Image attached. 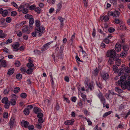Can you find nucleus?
<instances>
[{"instance_id": "obj_1", "label": "nucleus", "mask_w": 130, "mask_h": 130, "mask_svg": "<svg viewBox=\"0 0 130 130\" xmlns=\"http://www.w3.org/2000/svg\"><path fill=\"white\" fill-rule=\"evenodd\" d=\"M35 31L37 32L38 33V36L39 37H41L43 34L45 32V28L43 26L38 27L34 28Z\"/></svg>"}, {"instance_id": "obj_2", "label": "nucleus", "mask_w": 130, "mask_h": 130, "mask_svg": "<svg viewBox=\"0 0 130 130\" xmlns=\"http://www.w3.org/2000/svg\"><path fill=\"white\" fill-rule=\"evenodd\" d=\"M116 53L115 51L113 49L110 50H108L107 52L106 56L107 57L113 58L116 55Z\"/></svg>"}, {"instance_id": "obj_3", "label": "nucleus", "mask_w": 130, "mask_h": 130, "mask_svg": "<svg viewBox=\"0 0 130 130\" xmlns=\"http://www.w3.org/2000/svg\"><path fill=\"white\" fill-rule=\"evenodd\" d=\"M120 13L118 11L115 10L113 12L109 11L108 13V15L109 16H113V17L117 18L119 16Z\"/></svg>"}, {"instance_id": "obj_4", "label": "nucleus", "mask_w": 130, "mask_h": 130, "mask_svg": "<svg viewBox=\"0 0 130 130\" xmlns=\"http://www.w3.org/2000/svg\"><path fill=\"white\" fill-rule=\"evenodd\" d=\"M22 31L23 33L28 34H29L30 32V31L28 29V26L26 25L23 26V28L22 29Z\"/></svg>"}, {"instance_id": "obj_5", "label": "nucleus", "mask_w": 130, "mask_h": 130, "mask_svg": "<svg viewBox=\"0 0 130 130\" xmlns=\"http://www.w3.org/2000/svg\"><path fill=\"white\" fill-rule=\"evenodd\" d=\"M58 19L59 20L60 22V27L61 29H62L64 25L63 21L65 20V18H62L61 17H59Z\"/></svg>"}, {"instance_id": "obj_6", "label": "nucleus", "mask_w": 130, "mask_h": 130, "mask_svg": "<svg viewBox=\"0 0 130 130\" xmlns=\"http://www.w3.org/2000/svg\"><path fill=\"white\" fill-rule=\"evenodd\" d=\"M122 45L119 43H117L115 46V50L117 52H119L121 51Z\"/></svg>"}, {"instance_id": "obj_7", "label": "nucleus", "mask_w": 130, "mask_h": 130, "mask_svg": "<svg viewBox=\"0 0 130 130\" xmlns=\"http://www.w3.org/2000/svg\"><path fill=\"white\" fill-rule=\"evenodd\" d=\"M74 121V120L73 119L70 120H67L64 122V124L66 125H72Z\"/></svg>"}, {"instance_id": "obj_8", "label": "nucleus", "mask_w": 130, "mask_h": 130, "mask_svg": "<svg viewBox=\"0 0 130 130\" xmlns=\"http://www.w3.org/2000/svg\"><path fill=\"white\" fill-rule=\"evenodd\" d=\"M101 77L104 80H106L109 77V75L107 73H103L101 75Z\"/></svg>"}, {"instance_id": "obj_9", "label": "nucleus", "mask_w": 130, "mask_h": 130, "mask_svg": "<svg viewBox=\"0 0 130 130\" xmlns=\"http://www.w3.org/2000/svg\"><path fill=\"white\" fill-rule=\"evenodd\" d=\"M21 123L22 125H22H23L24 127L26 128H27L29 124V122L24 120H22Z\"/></svg>"}, {"instance_id": "obj_10", "label": "nucleus", "mask_w": 130, "mask_h": 130, "mask_svg": "<svg viewBox=\"0 0 130 130\" xmlns=\"http://www.w3.org/2000/svg\"><path fill=\"white\" fill-rule=\"evenodd\" d=\"M122 47L123 51L126 52H127L128 51L129 48V46L127 44L122 45Z\"/></svg>"}, {"instance_id": "obj_11", "label": "nucleus", "mask_w": 130, "mask_h": 130, "mask_svg": "<svg viewBox=\"0 0 130 130\" xmlns=\"http://www.w3.org/2000/svg\"><path fill=\"white\" fill-rule=\"evenodd\" d=\"M14 121L15 119L14 118H11L10 119L9 123V125L10 128H13L14 125Z\"/></svg>"}, {"instance_id": "obj_12", "label": "nucleus", "mask_w": 130, "mask_h": 130, "mask_svg": "<svg viewBox=\"0 0 130 130\" xmlns=\"http://www.w3.org/2000/svg\"><path fill=\"white\" fill-rule=\"evenodd\" d=\"M123 86L125 88H130V81H128L124 82Z\"/></svg>"}, {"instance_id": "obj_13", "label": "nucleus", "mask_w": 130, "mask_h": 130, "mask_svg": "<svg viewBox=\"0 0 130 130\" xmlns=\"http://www.w3.org/2000/svg\"><path fill=\"white\" fill-rule=\"evenodd\" d=\"M34 20L33 18H30V19L29 20V26L30 27V28L32 29L33 28L32 26L34 24Z\"/></svg>"}, {"instance_id": "obj_14", "label": "nucleus", "mask_w": 130, "mask_h": 130, "mask_svg": "<svg viewBox=\"0 0 130 130\" xmlns=\"http://www.w3.org/2000/svg\"><path fill=\"white\" fill-rule=\"evenodd\" d=\"M20 43L18 42H17L13 44L12 45V47L13 49H17V51L18 50V49L17 48L20 46Z\"/></svg>"}, {"instance_id": "obj_15", "label": "nucleus", "mask_w": 130, "mask_h": 130, "mask_svg": "<svg viewBox=\"0 0 130 130\" xmlns=\"http://www.w3.org/2000/svg\"><path fill=\"white\" fill-rule=\"evenodd\" d=\"M86 84L87 86H88V88H89L91 91L93 90L94 89V85L92 83H90L89 85L86 83Z\"/></svg>"}, {"instance_id": "obj_16", "label": "nucleus", "mask_w": 130, "mask_h": 130, "mask_svg": "<svg viewBox=\"0 0 130 130\" xmlns=\"http://www.w3.org/2000/svg\"><path fill=\"white\" fill-rule=\"evenodd\" d=\"M62 1H60L57 5V11H59L61 9L62 6Z\"/></svg>"}, {"instance_id": "obj_17", "label": "nucleus", "mask_w": 130, "mask_h": 130, "mask_svg": "<svg viewBox=\"0 0 130 130\" xmlns=\"http://www.w3.org/2000/svg\"><path fill=\"white\" fill-rule=\"evenodd\" d=\"M118 73L119 76L123 75L124 73V70L123 69L120 68L118 70Z\"/></svg>"}, {"instance_id": "obj_18", "label": "nucleus", "mask_w": 130, "mask_h": 130, "mask_svg": "<svg viewBox=\"0 0 130 130\" xmlns=\"http://www.w3.org/2000/svg\"><path fill=\"white\" fill-rule=\"evenodd\" d=\"M41 111V109L37 107H35L34 109V112L36 114H38Z\"/></svg>"}, {"instance_id": "obj_19", "label": "nucleus", "mask_w": 130, "mask_h": 130, "mask_svg": "<svg viewBox=\"0 0 130 130\" xmlns=\"http://www.w3.org/2000/svg\"><path fill=\"white\" fill-rule=\"evenodd\" d=\"M14 71V69L13 68H11L8 71L7 74L9 75H11L13 73Z\"/></svg>"}, {"instance_id": "obj_20", "label": "nucleus", "mask_w": 130, "mask_h": 130, "mask_svg": "<svg viewBox=\"0 0 130 130\" xmlns=\"http://www.w3.org/2000/svg\"><path fill=\"white\" fill-rule=\"evenodd\" d=\"M127 54V52L124 51L121 53L120 55L121 57L124 58L126 56Z\"/></svg>"}, {"instance_id": "obj_21", "label": "nucleus", "mask_w": 130, "mask_h": 130, "mask_svg": "<svg viewBox=\"0 0 130 130\" xmlns=\"http://www.w3.org/2000/svg\"><path fill=\"white\" fill-rule=\"evenodd\" d=\"M35 27H38L41 26L40 22V21L38 20H36L35 21Z\"/></svg>"}, {"instance_id": "obj_22", "label": "nucleus", "mask_w": 130, "mask_h": 130, "mask_svg": "<svg viewBox=\"0 0 130 130\" xmlns=\"http://www.w3.org/2000/svg\"><path fill=\"white\" fill-rule=\"evenodd\" d=\"M96 95L100 99L104 97L103 94L100 90L99 91V92L96 94Z\"/></svg>"}, {"instance_id": "obj_23", "label": "nucleus", "mask_w": 130, "mask_h": 130, "mask_svg": "<svg viewBox=\"0 0 130 130\" xmlns=\"http://www.w3.org/2000/svg\"><path fill=\"white\" fill-rule=\"evenodd\" d=\"M96 84L97 86L100 89H102V84L99 82H96Z\"/></svg>"}, {"instance_id": "obj_24", "label": "nucleus", "mask_w": 130, "mask_h": 130, "mask_svg": "<svg viewBox=\"0 0 130 130\" xmlns=\"http://www.w3.org/2000/svg\"><path fill=\"white\" fill-rule=\"evenodd\" d=\"M120 26L119 27V29L121 30H124L126 29V26L124 24L122 25L120 24Z\"/></svg>"}, {"instance_id": "obj_25", "label": "nucleus", "mask_w": 130, "mask_h": 130, "mask_svg": "<svg viewBox=\"0 0 130 130\" xmlns=\"http://www.w3.org/2000/svg\"><path fill=\"white\" fill-rule=\"evenodd\" d=\"M125 71L127 73H130V68L127 66H125L124 67Z\"/></svg>"}, {"instance_id": "obj_26", "label": "nucleus", "mask_w": 130, "mask_h": 130, "mask_svg": "<svg viewBox=\"0 0 130 130\" xmlns=\"http://www.w3.org/2000/svg\"><path fill=\"white\" fill-rule=\"evenodd\" d=\"M113 58H112L111 57H110L108 61V64L111 65L113 63L114 61L113 59Z\"/></svg>"}, {"instance_id": "obj_27", "label": "nucleus", "mask_w": 130, "mask_h": 130, "mask_svg": "<svg viewBox=\"0 0 130 130\" xmlns=\"http://www.w3.org/2000/svg\"><path fill=\"white\" fill-rule=\"evenodd\" d=\"M2 102L3 103H5L8 102V99L7 97L3 98L2 100Z\"/></svg>"}, {"instance_id": "obj_28", "label": "nucleus", "mask_w": 130, "mask_h": 130, "mask_svg": "<svg viewBox=\"0 0 130 130\" xmlns=\"http://www.w3.org/2000/svg\"><path fill=\"white\" fill-rule=\"evenodd\" d=\"M101 103L103 105V106H104L105 104H106V99L104 97L100 99Z\"/></svg>"}, {"instance_id": "obj_29", "label": "nucleus", "mask_w": 130, "mask_h": 130, "mask_svg": "<svg viewBox=\"0 0 130 130\" xmlns=\"http://www.w3.org/2000/svg\"><path fill=\"white\" fill-rule=\"evenodd\" d=\"M16 77L17 79L20 80L22 78V75L21 74H18L16 75Z\"/></svg>"}, {"instance_id": "obj_30", "label": "nucleus", "mask_w": 130, "mask_h": 130, "mask_svg": "<svg viewBox=\"0 0 130 130\" xmlns=\"http://www.w3.org/2000/svg\"><path fill=\"white\" fill-rule=\"evenodd\" d=\"M33 72V69L31 68L28 69L26 71V73L28 74H31Z\"/></svg>"}, {"instance_id": "obj_31", "label": "nucleus", "mask_w": 130, "mask_h": 130, "mask_svg": "<svg viewBox=\"0 0 130 130\" xmlns=\"http://www.w3.org/2000/svg\"><path fill=\"white\" fill-rule=\"evenodd\" d=\"M20 91V88L19 87H17L14 88L13 92L15 93H18Z\"/></svg>"}, {"instance_id": "obj_32", "label": "nucleus", "mask_w": 130, "mask_h": 130, "mask_svg": "<svg viewBox=\"0 0 130 130\" xmlns=\"http://www.w3.org/2000/svg\"><path fill=\"white\" fill-rule=\"evenodd\" d=\"M115 90L118 93L120 94V93H121L123 92V91L121 89H119L118 87H116L115 88Z\"/></svg>"}, {"instance_id": "obj_33", "label": "nucleus", "mask_w": 130, "mask_h": 130, "mask_svg": "<svg viewBox=\"0 0 130 130\" xmlns=\"http://www.w3.org/2000/svg\"><path fill=\"white\" fill-rule=\"evenodd\" d=\"M112 112V111H109L105 113L103 116V117L104 118H106V117L110 115L111 113Z\"/></svg>"}, {"instance_id": "obj_34", "label": "nucleus", "mask_w": 130, "mask_h": 130, "mask_svg": "<svg viewBox=\"0 0 130 130\" xmlns=\"http://www.w3.org/2000/svg\"><path fill=\"white\" fill-rule=\"evenodd\" d=\"M9 102L10 103L11 105L13 106L16 103V101L15 99H11L10 101L9 102Z\"/></svg>"}, {"instance_id": "obj_35", "label": "nucleus", "mask_w": 130, "mask_h": 130, "mask_svg": "<svg viewBox=\"0 0 130 130\" xmlns=\"http://www.w3.org/2000/svg\"><path fill=\"white\" fill-rule=\"evenodd\" d=\"M99 70L97 68H96L93 72V74L94 76H96L97 75L99 72Z\"/></svg>"}, {"instance_id": "obj_36", "label": "nucleus", "mask_w": 130, "mask_h": 130, "mask_svg": "<svg viewBox=\"0 0 130 130\" xmlns=\"http://www.w3.org/2000/svg\"><path fill=\"white\" fill-rule=\"evenodd\" d=\"M24 114L26 115H27L29 114V111L28 109L25 108L24 110Z\"/></svg>"}, {"instance_id": "obj_37", "label": "nucleus", "mask_w": 130, "mask_h": 130, "mask_svg": "<svg viewBox=\"0 0 130 130\" xmlns=\"http://www.w3.org/2000/svg\"><path fill=\"white\" fill-rule=\"evenodd\" d=\"M1 14L4 17H6L8 14V11L7 10H4Z\"/></svg>"}, {"instance_id": "obj_38", "label": "nucleus", "mask_w": 130, "mask_h": 130, "mask_svg": "<svg viewBox=\"0 0 130 130\" xmlns=\"http://www.w3.org/2000/svg\"><path fill=\"white\" fill-rule=\"evenodd\" d=\"M124 83V82H122L121 80L120 79L118 82V84L119 86H121V87H122L123 86Z\"/></svg>"}, {"instance_id": "obj_39", "label": "nucleus", "mask_w": 130, "mask_h": 130, "mask_svg": "<svg viewBox=\"0 0 130 130\" xmlns=\"http://www.w3.org/2000/svg\"><path fill=\"white\" fill-rule=\"evenodd\" d=\"M20 96L22 98L25 99L27 95L26 93H23L20 94Z\"/></svg>"}, {"instance_id": "obj_40", "label": "nucleus", "mask_w": 130, "mask_h": 130, "mask_svg": "<svg viewBox=\"0 0 130 130\" xmlns=\"http://www.w3.org/2000/svg\"><path fill=\"white\" fill-rule=\"evenodd\" d=\"M81 95L82 97L83 98V100L85 102L86 100L87 99V98H86V96L85 94H83V93H81Z\"/></svg>"}, {"instance_id": "obj_41", "label": "nucleus", "mask_w": 130, "mask_h": 130, "mask_svg": "<svg viewBox=\"0 0 130 130\" xmlns=\"http://www.w3.org/2000/svg\"><path fill=\"white\" fill-rule=\"evenodd\" d=\"M25 17L27 19H29V20L30 19V18H33L32 15L29 14H26L25 16Z\"/></svg>"}, {"instance_id": "obj_42", "label": "nucleus", "mask_w": 130, "mask_h": 130, "mask_svg": "<svg viewBox=\"0 0 130 130\" xmlns=\"http://www.w3.org/2000/svg\"><path fill=\"white\" fill-rule=\"evenodd\" d=\"M24 6V5H21L18 8V11L19 12H21L23 11Z\"/></svg>"}, {"instance_id": "obj_43", "label": "nucleus", "mask_w": 130, "mask_h": 130, "mask_svg": "<svg viewBox=\"0 0 130 130\" xmlns=\"http://www.w3.org/2000/svg\"><path fill=\"white\" fill-rule=\"evenodd\" d=\"M20 70L21 71V72L22 73L25 74L26 73V69L24 67L21 68Z\"/></svg>"}, {"instance_id": "obj_44", "label": "nucleus", "mask_w": 130, "mask_h": 130, "mask_svg": "<svg viewBox=\"0 0 130 130\" xmlns=\"http://www.w3.org/2000/svg\"><path fill=\"white\" fill-rule=\"evenodd\" d=\"M41 9L39 7L35 8V11L38 13L39 14L40 13Z\"/></svg>"}, {"instance_id": "obj_45", "label": "nucleus", "mask_w": 130, "mask_h": 130, "mask_svg": "<svg viewBox=\"0 0 130 130\" xmlns=\"http://www.w3.org/2000/svg\"><path fill=\"white\" fill-rule=\"evenodd\" d=\"M121 60L120 59H118L115 62V64L117 66H119L121 64Z\"/></svg>"}, {"instance_id": "obj_46", "label": "nucleus", "mask_w": 130, "mask_h": 130, "mask_svg": "<svg viewBox=\"0 0 130 130\" xmlns=\"http://www.w3.org/2000/svg\"><path fill=\"white\" fill-rule=\"evenodd\" d=\"M36 8V5L35 4L32 5L29 7V10H33L35 9Z\"/></svg>"}, {"instance_id": "obj_47", "label": "nucleus", "mask_w": 130, "mask_h": 130, "mask_svg": "<svg viewBox=\"0 0 130 130\" xmlns=\"http://www.w3.org/2000/svg\"><path fill=\"white\" fill-rule=\"evenodd\" d=\"M87 1L88 0H83V2L86 8H87L88 6V3Z\"/></svg>"}, {"instance_id": "obj_48", "label": "nucleus", "mask_w": 130, "mask_h": 130, "mask_svg": "<svg viewBox=\"0 0 130 130\" xmlns=\"http://www.w3.org/2000/svg\"><path fill=\"white\" fill-rule=\"evenodd\" d=\"M5 108L7 109L9 107L10 103L9 102H8L6 103H5Z\"/></svg>"}, {"instance_id": "obj_49", "label": "nucleus", "mask_w": 130, "mask_h": 130, "mask_svg": "<svg viewBox=\"0 0 130 130\" xmlns=\"http://www.w3.org/2000/svg\"><path fill=\"white\" fill-rule=\"evenodd\" d=\"M115 31V29L112 27H110L108 29L109 32L111 33L114 32Z\"/></svg>"}, {"instance_id": "obj_50", "label": "nucleus", "mask_w": 130, "mask_h": 130, "mask_svg": "<svg viewBox=\"0 0 130 130\" xmlns=\"http://www.w3.org/2000/svg\"><path fill=\"white\" fill-rule=\"evenodd\" d=\"M14 64L17 67H19L21 64L20 62L18 60L15 61L14 63Z\"/></svg>"}, {"instance_id": "obj_51", "label": "nucleus", "mask_w": 130, "mask_h": 130, "mask_svg": "<svg viewBox=\"0 0 130 130\" xmlns=\"http://www.w3.org/2000/svg\"><path fill=\"white\" fill-rule=\"evenodd\" d=\"M112 69L115 72H116L118 69V67L116 65H113L112 67Z\"/></svg>"}, {"instance_id": "obj_52", "label": "nucleus", "mask_w": 130, "mask_h": 130, "mask_svg": "<svg viewBox=\"0 0 130 130\" xmlns=\"http://www.w3.org/2000/svg\"><path fill=\"white\" fill-rule=\"evenodd\" d=\"M119 58V56H115L113 58V61L116 62Z\"/></svg>"}, {"instance_id": "obj_53", "label": "nucleus", "mask_w": 130, "mask_h": 130, "mask_svg": "<svg viewBox=\"0 0 130 130\" xmlns=\"http://www.w3.org/2000/svg\"><path fill=\"white\" fill-rule=\"evenodd\" d=\"M36 126L37 128L39 129H40L42 127V125L41 124H39L37 123L36 124Z\"/></svg>"}, {"instance_id": "obj_54", "label": "nucleus", "mask_w": 130, "mask_h": 130, "mask_svg": "<svg viewBox=\"0 0 130 130\" xmlns=\"http://www.w3.org/2000/svg\"><path fill=\"white\" fill-rule=\"evenodd\" d=\"M103 18L102 20H104L105 21H106L109 20V18L107 16L102 17V18Z\"/></svg>"}, {"instance_id": "obj_55", "label": "nucleus", "mask_w": 130, "mask_h": 130, "mask_svg": "<svg viewBox=\"0 0 130 130\" xmlns=\"http://www.w3.org/2000/svg\"><path fill=\"white\" fill-rule=\"evenodd\" d=\"M37 117L39 118H43V114L41 112H39L38 113Z\"/></svg>"}, {"instance_id": "obj_56", "label": "nucleus", "mask_w": 130, "mask_h": 130, "mask_svg": "<svg viewBox=\"0 0 130 130\" xmlns=\"http://www.w3.org/2000/svg\"><path fill=\"white\" fill-rule=\"evenodd\" d=\"M126 79V77L125 76L122 75L120 77V79L121 80L122 82H125L124 80Z\"/></svg>"}, {"instance_id": "obj_57", "label": "nucleus", "mask_w": 130, "mask_h": 130, "mask_svg": "<svg viewBox=\"0 0 130 130\" xmlns=\"http://www.w3.org/2000/svg\"><path fill=\"white\" fill-rule=\"evenodd\" d=\"M3 117L5 118H7L8 117V113L7 112H5L3 114Z\"/></svg>"}, {"instance_id": "obj_58", "label": "nucleus", "mask_w": 130, "mask_h": 130, "mask_svg": "<svg viewBox=\"0 0 130 130\" xmlns=\"http://www.w3.org/2000/svg\"><path fill=\"white\" fill-rule=\"evenodd\" d=\"M11 19L9 17H8L6 18V22L8 23H10L11 22Z\"/></svg>"}, {"instance_id": "obj_59", "label": "nucleus", "mask_w": 130, "mask_h": 130, "mask_svg": "<svg viewBox=\"0 0 130 130\" xmlns=\"http://www.w3.org/2000/svg\"><path fill=\"white\" fill-rule=\"evenodd\" d=\"M34 66V64L32 63H28L27 64V66L28 68L32 67H33Z\"/></svg>"}, {"instance_id": "obj_60", "label": "nucleus", "mask_w": 130, "mask_h": 130, "mask_svg": "<svg viewBox=\"0 0 130 130\" xmlns=\"http://www.w3.org/2000/svg\"><path fill=\"white\" fill-rule=\"evenodd\" d=\"M124 108V105L122 104H121L119 107V109L120 110H121Z\"/></svg>"}, {"instance_id": "obj_61", "label": "nucleus", "mask_w": 130, "mask_h": 130, "mask_svg": "<svg viewBox=\"0 0 130 130\" xmlns=\"http://www.w3.org/2000/svg\"><path fill=\"white\" fill-rule=\"evenodd\" d=\"M17 12L14 11H12L11 13V15L13 17L17 15Z\"/></svg>"}, {"instance_id": "obj_62", "label": "nucleus", "mask_w": 130, "mask_h": 130, "mask_svg": "<svg viewBox=\"0 0 130 130\" xmlns=\"http://www.w3.org/2000/svg\"><path fill=\"white\" fill-rule=\"evenodd\" d=\"M2 65L3 67H5L6 66V63L5 60H3L1 61Z\"/></svg>"}, {"instance_id": "obj_63", "label": "nucleus", "mask_w": 130, "mask_h": 130, "mask_svg": "<svg viewBox=\"0 0 130 130\" xmlns=\"http://www.w3.org/2000/svg\"><path fill=\"white\" fill-rule=\"evenodd\" d=\"M38 122L40 123H42L43 122V118H39L38 120Z\"/></svg>"}, {"instance_id": "obj_64", "label": "nucleus", "mask_w": 130, "mask_h": 130, "mask_svg": "<svg viewBox=\"0 0 130 130\" xmlns=\"http://www.w3.org/2000/svg\"><path fill=\"white\" fill-rule=\"evenodd\" d=\"M29 130H33L34 128V126L33 125L28 126V127Z\"/></svg>"}]
</instances>
